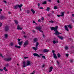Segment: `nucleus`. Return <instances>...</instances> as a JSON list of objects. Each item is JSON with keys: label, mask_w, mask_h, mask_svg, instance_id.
Wrapping results in <instances>:
<instances>
[{"label": "nucleus", "mask_w": 74, "mask_h": 74, "mask_svg": "<svg viewBox=\"0 0 74 74\" xmlns=\"http://www.w3.org/2000/svg\"><path fill=\"white\" fill-rule=\"evenodd\" d=\"M26 12L27 14H29V13L30 12V11H29V10H27Z\"/></svg>", "instance_id": "473e14b6"}, {"label": "nucleus", "mask_w": 74, "mask_h": 74, "mask_svg": "<svg viewBox=\"0 0 74 74\" xmlns=\"http://www.w3.org/2000/svg\"><path fill=\"white\" fill-rule=\"evenodd\" d=\"M0 71H3V69H0Z\"/></svg>", "instance_id": "5fc2aeb1"}, {"label": "nucleus", "mask_w": 74, "mask_h": 74, "mask_svg": "<svg viewBox=\"0 0 74 74\" xmlns=\"http://www.w3.org/2000/svg\"><path fill=\"white\" fill-rule=\"evenodd\" d=\"M70 62H71V63H72L73 62V59L71 60L70 61Z\"/></svg>", "instance_id": "37998d69"}, {"label": "nucleus", "mask_w": 74, "mask_h": 74, "mask_svg": "<svg viewBox=\"0 0 74 74\" xmlns=\"http://www.w3.org/2000/svg\"><path fill=\"white\" fill-rule=\"evenodd\" d=\"M39 9H41L42 10H43V9H44V8H43L42 7H40L39 8Z\"/></svg>", "instance_id": "c9c22d12"}, {"label": "nucleus", "mask_w": 74, "mask_h": 74, "mask_svg": "<svg viewBox=\"0 0 74 74\" xmlns=\"http://www.w3.org/2000/svg\"><path fill=\"white\" fill-rule=\"evenodd\" d=\"M58 28V27L57 26H56L55 27H51V30H53L54 32H56L54 33L55 34H56V35H59V34H62V33H60L57 30Z\"/></svg>", "instance_id": "f257e3e1"}, {"label": "nucleus", "mask_w": 74, "mask_h": 74, "mask_svg": "<svg viewBox=\"0 0 74 74\" xmlns=\"http://www.w3.org/2000/svg\"><path fill=\"white\" fill-rule=\"evenodd\" d=\"M47 4V1H45L42 3V4Z\"/></svg>", "instance_id": "c756f323"}, {"label": "nucleus", "mask_w": 74, "mask_h": 74, "mask_svg": "<svg viewBox=\"0 0 74 74\" xmlns=\"http://www.w3.org/2000/svg\"><path fill=\"white\" fill-rule=\"evenodd\" d=\"M2 9H1L0 10V14H1V11H2Z\"/></svg>", "instance_id": "de8ad7c7"}, {"label": "nucleus", "mask_w": 74, "mask_h": 74, "mask_svg": "<svg viewBox=\"0 0 74 74\" xmlns=\"http://www.w3.org/2000/svg\"><path fill=\"white\" fill-rule=\"evenodd\" d=\"M10 45L11 46H13V45H14V44L13 43H11L10 44Z\"/></svg>", "instance_id": "58836bf2"}, {"label": "nucleus", "mask_w": 74, "mask_h": 74, "mask_svg": "<svg viewBox=\"0 0 74 74\" xmlns=\"http://www.w3.org/2000/svg\"><path fill=\"white\" fill-rule=\"evenodd\" d=\"M22 33L23 34H25V32H24L23 31Z\"/></svg>", "instance_id": "4d7b16f0"}, {"label": "nucleus", "mask_w": 74, "mask_h": 74, "mask_svg": "<svg viewBox=\"0 0 74 74\" xmlns=\"http://www.w3.org/2000/svg\"><path fill=\"white\" fill-rule=\"evenodd\" d=\"M64 12H62L61 13V16H64Z\"/></svg>", "instance_id": "aec40b11"}, {"label": "nucleus", "mask_w": 74, "mask_h": 74, "mask_svg": "<svg viewBox=\"0 0 74 74\" xmlns=\"http://www.w3.org/2000/svg\"><path fill=\"white\" fill-rule=\"evenodd\" d=\"M17 29H18V30H22V28H20L19 26V25H18L17 26Z\"/></svg>", "instance_id": "dca6fc26"}, {"label": "nucleus", "mask_w": 74, "mask_h": 74, "mask_svg": "<svg viewBox=\"0 0 74 74\" xmlns=\"http://www.w3.org/2000/svg\"><path fill=\"white\" fill-rule=\"evenodd\" d=\"M3 2L5 3V4H6L7 3V2H6V1H3Z\"/></svg>", "instance_id": "09e8293b"}, {"label": "nucleus", "mask_w": 74, "mask_h": 74, "mask_svg": "<svg viewBox=\"0 0 74 74\" xmlns=\"http://www.w3.org/2000/svg\"><path fill=\"white\" fill-rule=\"evenodd\" d=\"M29 58L28 57H24V59H27Z\"/></svg>", "instance_id": "8fccbe9b"}, {"label": "nucleus", "mask_w": 74, "mask_h": 74, "mask_svg": "<svg viewBox=\"0 0 74 74\" xmlns=\"http://www.w3.org/2000/svg\"><path fill=\"white\" fill-rule=\"evenodd\" d=\"M3 70H5V71H7V69H6V68L5 67H4Z\"/></svg>", "instance_id": "4be33fe9"}, {"label": "nucleus", "mask_w": 74, "mask_h": 74, "mask_svg": "<svg viewBox=\"0 0 74 74\" xmlns=\"http://www.w3.org/2000/svg\"><path fill=\"white\" fill-rule=\"evenodd\" d=\"M23 6V4H21L20 5H15L14 6V9L16 10L17 9V8H20L21 7H22V6Z\"/></svg>", "instance_id": "f03ea898"}, {"label": "nucleus", "mask_w": 74, "mask_h": 74, "mask_svg": "<svg viewBox=\"0 0 74 74\" xmlns=\"http://www.w3.org/2000/svg\"><path fill=\"white\" fill-rule=\"evenodd\" d=\"M38 22H41V19H38Z\"/></svg>", "instance_id": "a18cd8bd"}, {"label": "nucleus", "mask_w": 74, "mask_h": 74, "mask_svg": "<svg viewBox=\"0 0 74 74\" xmlns=\"http://www.w3.org/2000/svg\"><path fill=\"white\" fill-rule=\"evenodd\" d=\"M15 22L16 24V25L18 24V21L15 20Z\"/></svg>", "instance_id": "393cba45"}, {"label": "nucleus", "mask_w": 74, "mask_h": 74, "mask_svg": "<svg viewBox=\"0 0 74 74\" xmlns=\"http://www.w3.org/2000/svg\"><path fill=\"white\" fill-rule=\"evenodd\" d=\"M0 56L2 57V58H3V56L2 54L0 53Z\"/></svg>", "instance_id": "79ce46f5"}, {"label": "nucleus", "mask_w": 74, "mask_h": 74, "mask_svg": "<svg viewBox=\"0 0 74 74\" xmlns=\"http://www.w3.org/2000/svg\"><path fill=\"white\" fill-rule=\"evenodd\" d=\"M43 35V37H45V35H44V34H42Z\"/></svg>", "instance_id": "13d9d810"}, {"label": "nucleus", "mask_w": 74, "mask_h": 74, "mask_svg": "<svg viewBox=\"0 0 74 74\" xmlns=\"http://www.w3.org/2000/svg\"><path fill=\"white\" fill-rule=\"evenodd\" d=\"M60 55L59 53H58V58H60Z\"/></svg>", "instance_id": "7c9ffc66"}, {"label": "nucleus", "mask_w": 74, "mask_h": 74, "mask_svg": "<svg viewBox=\"0 0 74 74\" xmlns=\"http://www.w3.org/2000/svg\"><path fill=\"white\" fill-rule=\"evenodd\" d=\"M33 55L34 56H37V57H38L39 58H40V56L38 55V54L36 53H34L33 54Z\"/></svg>", "instance_id": "6e6552de"}, {"label": "nucleus", "mask_w": 74, "mask_h": 74, "mask_svg": "<svg viewBox=\"0 0 74 74\" xmlns=\"http://www.w3.org/2000/svg\"><path fill=\"white\" fill-rule=\"evenodd\" d=\"M42 58H43V59H45V56H42Z\"/></svg>", "instance_id": "2f4dec72"}, {"label": "nucleus", "mask_w": 74, "mask_h": 74, "mask_svg": "<svg viewBox=\"0 0 74 74\" xmlns=\"http://www.w3.org/2000/svg\"><path fill=\"white\" fill-rule=\"evenodd\" d=\"M49 51V50L47 49H45L43 50L44 52H48Z\"/></svg>", "instance_id": "2eb2a0df"}, {"label": "nucleus", "mask_w": 74, "mask_h": 74, "mask_svg": "<svg viewBox=\"0 0 74 74\" xmlns=\"http://www.w3.org/2000/svg\"><path fill=\"white\" fill-rule=\"evenodd\" d=\"M7 37H8V35H7V34H5V38H7Z\"/></svg>", "instance_id": "a878e982"}, {"label": "nucleus", "mask_w": 74, "mask_h": 74, "mask_svg": "<svg viewBox=\"0 0 74 74\" xmlns=\"http://www.w3.org/2000/svg\"><path fill=\"white\" fill-rule=\"evenodd\" d=\"M57 63L58 64H59V62L58 61H57Z\"/></svg>", "instance_id": "864d4df0"}, {"label": "nucleus", "mask_w": 74, "mask_h": 74, "mask_svg": "<svg viewBox=\"0 0 74 74\" xmlns=\"http://www.w3.org/2000/svg\"><path fill=\"white\" fill-rule=\"evenodd\" d=\"M33 23H35V24H36V25H37V23H36V22H35V21H33Z\"/></svg>", "instance_id": "72a5a7b5"}, {"label": "nucleus", "mask_w": 74, "mask_h": 74, "mask_svg": "<svg viewBox=\"0 0 74 74\" xmlns=\"http://www.w3.org/2000/svg\"><path fill=\"white\" fill-rule=\"evenodd\" d=\"M48 16H50V14H48L47 15Z\"/></svg>", "instance_id": "052dcab7"}, {"label": "nucleus", "mask_w": 74, "mask_h": 74, "mask_svg": "<svg viewBox=\"0 0 74 74\" xmlns=\"http://www.w3.org/2000/svg\"><path fill=\"white\" fill-rule=\"evenodd\" d=\"M39 44V43L38 42H37L36 43V47H38V45Z\"/></svg>", "instance_id": "b1692460"}, {"label": "nucleus", "mask_w": 74, "mask_h": 74, "mask_svg": "<svg viewBox=\"0 0 74 74\" xmlns=\"http://www.w3.org/2000/svg\"><path fill=\"white\" fill-rule=\"evenodd\" d=\"M57 2L58 3H60L59 1V0L57 1Z\"/></svg>", "instance_id": "69168bd1"}, {"label": "nucleus", "mask_w": 74, "mask_h": 74, "mask_svg": "<svg viewBox=\"0 0 74 74\" xmlns=\"http://www.w3.org/2000/svg\"><path fill=\"white\" fill-rule=\"evenodd\" d=\"M49 22L50 23H53L54 22L53 21H49Z\"/></svg>", "instance_id": "cd10ccee"}, {"label": "nucleus", "mask_w": 74, "mask_h": 74, "mask_svg": "<svg viewBox=\"0 0 74 74\" xmlns=\"http://www.w3.org/2000/svg\"><path fill=\"white\" fill-rule=\"evenodd\" d=\"M49 10H50V8L47 7L46 9V11H49Z\"/></svg>", "instance_id": "5701e85b"}, {"label": "nucleus", "mask_w": 74, "mask_h": 74, "mask_svg": "<svg viewBox=\"0 0 74 74\" xmlns=\"http://www.w3.org/2000/svg\"><path fill=\"white\" fill-rule=\"evenodd\" d=\"M44 66H45V65H43L42 66V67H44Z\"/></svg>", "instance_id": "338daca9"}, {"label": "nucleus", "mask_w": 74, "mask_h": 74, "mask_svg": "<svg viewBox=\"0 0 74 74\" xmlns=\"http://www.w3.org/2000/svg\"><path fill=\"white\" fill-rule=\"evenodd\" d=\"M23 67H26V64L23 65Z\"/></svg>", "instance_id": "3c124183"}, {"label": "nucleus", "mask_w": 74, "mask_h": 74, "mask_svg": "<svg viewBox=\"0 0 74 74\" xmlns=\"http://www.w3.org/2000/svg\"><path fill=\"white\" fill-rule=\"evenodd\" d=\"M66 56H69V54H66Z\"/></svg>", "instance_id": "680f3d73"}, {"label": "nucleus", "mask_w": 74, "mask_h": 74, "mask_svg": "<svg viewBox=\"0 0 74 74\" xmlns=\"http://www.w3.org/2000/svg\"><path fill=\"white\" fill-rule=\"evenodd\" d=\"M32 49L35 51H36V50H37V47H33Z\"/></svg>", "instance_id": "ddd939ff"}, {"label": "nucleus", "mask_w": 74, "mask_h": 74, "mask_svg": "<svg viewBox=\"0 0 74 74\" xmlns=\"http://www.w3.org/2000/svg\"><path fill=\"white\" fill-rule=\"evenodd\" d=\"M35 71H34L32 73H31L30 74H34V73H35Z\"/></svg>", "instance_id": "f704fd0d"}, {"label": "nucleus", "mask_w": 74, "mask_h": 74, "mask_svg": "<svg viewBox=\"0 0 74 74\" xmlns=\"http://www.w3.org/2000/svg\"><path fill=\"white\" fill-rule=\"evenodd\" d=\"M38 41V39L37 38H35L34 39V42H37Z\"/></svg>", "instance_id": "a211bd4d"}, {"label": "nucleus", "mask_w": 74, "mask_h": 74, "mask_svg": "<svg viewBox=\"0 0 74 74\" xmlns=\"http://www.w3.org/2000/svg\"><path fill=\"white\" fill-rule=\"evenodd\" d=\"M64 28H65V29L66 30V31H67V32H69V29H68V28H67V26H66V25L65 26Z\"/></svg>", "instance_id": "9b49d317"}, {"label": "nucleus", "mask_w": 74, "mask_h": 74, "mask_svg": "<svg viewBox=\"0 0 74 74\" xmlns=\"http://www.w3.org/2000/svg\"><path fill=\"white\" fill-rule=\"evenodd\" d=\"M31 64V62L30 61L27 60L26 61V66H27L30 65Z\"/></svg>", "instance_id": "39448f33"}, {"label": "nucleus", "mask_w": 74, "mask_h": 74, "mask_svg": "<svg viewBox=\"0 0 74 74\" xmlns=\"http://www.w3.org/2000/svg\"><path fill=\"white\" fill-rule=\"evenodd\" d=\"M2 25V23L0 22V27H1Z\"/></svg>", "instance_id": "a19ab883"}, {"label": "nucleus", "mask_w": 74, "mask_h": 74, "mask_svg": "<svg viewBox=\"0 0 74 74\" xmlns=\"http://www.w3.org/2000/svg\"><path fill=\"white\" fill-rule=\"evenodd\" d=\"M31 11L32 12H33V14H34V13H35V11H34V10H33V9H31Z\"/></svg>", "instance_id": "6ab92c4d"}, {"label": "nucleus", "mask_w": 74, "mask_h": 74, "mask_svg": "<svg viewBox=\"0 0 74 74\" xmlns=\"http://www.w3.org/2000/svg\"><path fill=\"white\" fill-rule=\"evenodd\" d=\"M57 16H58V17H60V16H61V15H57Z\"/></svg>", "instance_id": "6e6d98bb"}, {"label": "nucleus", "mask_w": 74, "mask_h": 74, "mask_svg": "<svg viewBox=\"0 0 74 74\" xmlns=\"http://www.w3.org/2000/svg\"><path fill=\"white\" fill-rule=\"evenodd\" d=\"M53 55L54 56V58H55V59H57V57L56 56V55L55 54H53Z\"/></svg>", "instance_id": "f3484780"}, {"label": "nucleus", "mask_w": 74, "mask_h": 74, "mask_svg": "<svg viewBox=\"0 0 74 74\" xmlns=\"http://www.w3.org/2000/svg\"><path fill=\"white\" fill-rule=\"evenodd\" d=\"M41 20H42V21H43L44 20V18L43 17H42Z\"/></svg>", "instance_id": "4c0bfd02"}, {"label": "nucleus", "mask_w": 74, "mask_h": 74, "mask_svg": "<svg viewBox=\"0 0 74 74\" xmlns=\"http://www.w3.org/2000/svg\"><path fill=\"white\" fill-rule=\"evenodd\" d=\"M54 9L55 10H56V9H58V7L54 6Z\"/></svg>", "instance_id": "bb28decb"}, {"label": "nucleus", "mask_w": 74, "mask_h": 74, "mask_svg": "<svg viewBox=\"0 0 74 74\" xmlns=\"http://www.w3.org/2000/svg\"><path fill=\"white\" fill-rule=\"evenodd\" d=\"M65 48L66 50H67V49H69V48H68L67 46H66L65 47Z\"/></svg>", "instance_id": "c85d7f7f"}, {"label": "nucleus", "mask_w": 74, "mask_h": 74, "mask_svg": "<svg viewBox=\"0 0 74 74\" xmlns=\"http://www.w3.org/2000/svg\"><path fill=\"white\" fill-rule=\"evenodd\" d=\"M23 42V41H21V42H18V44L20 46H21L22 45V43Z\"/></svg>", "instance_id": "f8f14e48"}, {"label": "nucleus", "mask_w": 74, "mask_h": 74, "mask_svg": "<svg viewBox=\"0 0 74 74\" xmlns=\"http://www.w3.org/2000/svg\"><path fill=\"white\" fill-rule=\"evenodd\" d=\"M8 27L7 26L5 27V31L6 32V31H8Z\"/></svg>", "instance_id": "1a4fd4ad"}, {"label": "nucleus", "mask_w": 74, "mask_h": 74, "mask_svg": "<svg viewBox=\"0 0 74 74\" xmlns=\"http://www.w3.org/2000/svg\"><path fill=\"white\" fill-rule=\"evenodd\" d=\"M42 29V27H36L35 28V29H36V30H39L40 32H42V33H43V31H42L41 30V29Z\"/></svg>", "instance_id": "7ed1b4c3"}, {"label": "nucleus", "mask_w": 74, "mask_h": 74, "mask_svg": "<svg viewBox=\"0 0 74 74\" xmlns=\"http://www.w3.org/2000/svg\"><path fill=\"white\" fill-rule=\"evenodd\" d=\"M72 16H73V17H74V14H72Z\"/></svg>", "instance_id": "e2e57ef3"}, {"label": "nucleus", "mask_w": 74, "mask_h": 74, "mask_svg": "<svg viewBox=\"0 0 74 74\" xmlns=\"http://www.w3.org/2000/svg\"><path fill=\"white\" fill-rule=\"evenodd\" d=\"M57 37L59 38V39H60L61 40H63V38H64V37H63L60 36H57Z\"/></svg>", "instance_id": "423d86ee"}, {"label": "nucleus", "mask_w": 74, "mask_h": 74, "mask_svg": "<svg viewBox=\"0 0 74 74\" xmlns=\"http://www.w3.org/2000/svg\"><path fill=\"white\" fill-rule=\"evenodd\" d=\"M21 40V39H18V42H20L19 41H20V40Z\"/></svg>", "instance_id": "49530a36"}, {"label": "nucleus", "mask_w": 74, "mask_h": 74, "mask_svg": "<svg viewBox=\"0 0 74 74\" xmlns=\"http://www.w3.org/2000/svg\"><path fill=\"white\" fill-rule=\"evenodd\" d=\"M19 8H20V11H22V9H21V7Z\"/></svg>", "instance_id": "bf43d9fd"}, {"label": "nucleus", "mask_w": 74, "mask_h": 74, "mask_svg": "<svg viewBox=\"0 0 74 74\" xmlns=\"http://www.w3.org/2000/svg\"><path fill=\"white\" fill-rule=\"evenodd\" d=\"M38 7H39V6H40V3H38Z\"/></svg>", "instance_id": "603ef678"}, {"label": "nucleus", "mask_w": 74, "mask_h": 74, "mask_svg": "<svg viewBox=\"0 0 74 74\" xmlns=\"http://www.w3.org/2000/svg\"><path fill=\"white\" fill-rule=\"evenodd\" d=\"M23 65L26 64V62L24 61L23 62Z\"/></svg>", "instance_id": "e433bc0d"}, {"label": "nucleus", "mask_w": 74, "mask_h": 74, "mask_svg": "<svg viewBox=\"0 0 74 74\" xmlns=\"http://www.w3.org/2000/svg\"><path fill=\"white\" fill-rule=\"evenodd\" d=\"M15 47L17 48H21V47L20 46H15Z\"/></svg>", "instance_id": "412c9836"}, {"label": "nucleus", "mask_w": 74, "mask_h": 74, "mask_svg": "<svg viewBox=\"0 0 74 74\" xmlns=\"http://www.w3.org/2000/svg\"><path fill=\"white\" fill-rule=\"evenodd\" d=\"M67 26L68 27V28L69 29H72V26L71 25H67Z\"/></svg>", "instance_id": "4468645a"}, {"label": "nucleus", "mask_w": 74, "mask_h": 74, "mask_svg": "<svg viewBox=\"0 0 74 74\" xmlns=\"http://www.w3.org/2000/svg\"><path fill=\"white\" fill-rule=\"evenodd\" d=\"M53 44H56V41H55V40H54L53 41Z\"/></svg>", "instance_id": "ea45409f"}, {"label": "nucleus", "mask_w": 74, "mask_h": 74, "mask_svg": "<svg viewBox=\"0 0 74 74\" xmlns=\"http://www.w3.org/2000/svg\"><path fill=\"white\" fill-rule=\"evenodd\" d=\"M52 52L53 53V54H55V51H54V50H52Z\"/></svg>", "instance_id": "c03bdc74"}, {"label": "nucleus", "mask_w": 74, "mask_h": 74, "mask_svg": "<svg viewBox=\"0 0 74 74\" xmlns=\"http://www.w3.org/2000/svg\"><path fill=\"white\" fill-rule=\"evenodd\" d=\"M5 61H7V62H9V61H11V58H5Z\"/></svg>", "instance_id": "0eeeda50"}, {"label": "nucleus", "mask_w": 74, "mask_h": 74, "mask_svg": "<svg viewBox=\"0 0 74 74\" xmlns=\"http://www.w3.org/2000/svg\"><path fill=\"white\" fill-rule=\"evenodd\" d=\"M48 1H49V2H51V0H48Z\"/></svg>", "instance_id": "774afa93"}, {"label": "nucleus", "mask_w": 74, "mask_h": 74, "mask_svg": "<svg viewBox=\"0 0 74 74\" xmlns=\"http://www.w3.org/2000/svg\"><path fill=\"white\" fill-rule=\"evenodd\" d=\"M8 13L9 14H11V12H8Z\"/></svg>", "instance_id": "0e129e2a"}, {"label": "nucleus", "mask_w": 74, "mask_h": 74, "mask_svg": "<svg viewBox=\"0 0 74 74\" xmlns=\"http://www.w3.org/2000/svg\"><path fill=\"white\" fill-rule=\"evenodd\" d=\"M53 69V67L52 66L50 67L49 69V72H51L52 71V69Z\"/></svg>", "instance_id": "9d476101"}, {"label": "nucleus", "mask_w": 74, "mask_h": 74, "mask_svg": "<svg viewBox=\"0 0 74 74\" xmlns=\"http://www.w3.org/2000/svg\"><path fill=\"white\" fill-rule=\"evenodd\" d=\"M27 45H29V41L28 40H26L25 41L23 44V46L24 47H26Z\"/></svg>", "instance_id": "20e7f679"}]
</instances>
